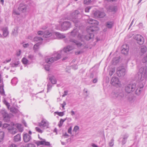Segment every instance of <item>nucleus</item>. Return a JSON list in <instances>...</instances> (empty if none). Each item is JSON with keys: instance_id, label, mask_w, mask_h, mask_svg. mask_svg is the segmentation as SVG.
<instances>
[{"instance_id": "obj_1", "label": "nucleus", "mask_w": 147, "mask_h": 147, "mask_svg": "<svg viewBox=\"0 0 147 147\" xmlns=\"http://www.w3.org/2000/svg\"><path fill=\"white\" fill-rule=\"evenodd\" d=\"M93 28H94V27L88 26L86 30L88 33L86 35H82L81 34H79L78 38L82 40L84 39L87 40L92 39L94 38V35L93 33H91V32L95 33L99 29L98 27H94V29Z\"/></svg>"}, {"instance_id": "obj_2", "label": "nucleus", "mask_w": 147, "mask_h": 147, "mask_svg": "<svg viewBox=\"0 0 147 147\" xmlns=\"http://www.w3.org/2000/svg\"><path fill=\"white\" fill-rule=\"evenodd\" d=\"M147 68L146 66L141 67L138 73V79L140 81H145L147 77Z\"/></svg>"}, {"instance_id": "obj_3", "label": "nucleus", "mask_w": 147, "mask_h": 147, "mask_svg": "<svg viewBox=\"0 0 147 147\" xmlns=\"http://www.w3.org/2000/svg\"><path fill=\"white\" fill-rule=\"evenodd\" d=\"M62 52L61 51H60L55 52L53 55L52 57L50 58L47 57L45 59V61L49 64H51L53 62L57 61L59 59L61 56Z\"/></svg>"}, {"instance_id": "obj_4", "label": "nucleus", "mask_w": 147, "mask_h": 147, "mask_svg": "<svg viewBox=\"0 0 147 147\" xmlns=\"http://www.w3.org/2000/svg\"><path fill=\"white\" fill-rule=\"evenodd\" d=\"M79 12L78 10H75L74 12L71 13L69 18L66 19L71 20L75 24L76 27L78 26V24L80 23L79 20L77 18V15L79 14Z\"/></svg>"}, {"instance_id": "obj_5", "label": "nucleus", "mask_w": 147, "mask_h": 147, "mask_svg": "<svg viewBox=\"0 0 147 147\" xmlns=\"http://www.w3.org/2000/svg\"><path fill=\"white\" fill-rule=\"evenodd\" d=\"M111 96L112 98H117L120 100H123L125 96L124 93L119 90H113L111 93Z\"/></svg>"}, {"instance_id": "obj_6", "label": "nucleus", "mask_w": 147, "mask_h": 147, "mask_svg": "<svg viewBox=\"0 0 147 147\" xmlns=\"http://www.w3.org/2000/svg\"><path fill=\"white\" fill-rule=\"evenodd\" d=\"M71 26V23L68 21H65L60 24V30L62 31H64L68 30Z\"/></svg>"}, {"instance_id": "obj_7", "label": "nucleus", "mask_w": 147, "mask_h": 147, "mask_svg": "<svg viewBox=\"0 0 147 147\" xmlns=\"http://www.w3.org/2000/svg\"><path fill=\"white\" fill-rule=\"evenodd\" d=\"M136 88V84L135 83L130 84L127 85L125 88L126 92L130 93L134 91Z\"/></svg>"}, {"instance_id": "obj_8", "label": "nucleus", "mask_w": 147, "mask_h": 147, "mask_svg": "<svg viewBox=\"0 0 147 147\" xmlns=\"http://www.w3.org/2000/svg\"><path fill=\"white\" fill-rule=\"evenodd\" d=\"M134 39L136 40L137 42L140 45L144 43V40L142 36L140 34H136L134 36Z\"/></svg>"}, {"instance_id": "obj_9", "label": "nucleus", "mask_w": 147, "mask_h": 147, "mask_svg": "<svg viewBox=\"0 0 147 147\" xmlns=\"http://www.w3.org/2000/svg\"><path fill=\"white\" fill-rule=\"evenodd\" d=\"M65 42L66 43H69L70 42L73 45H76L78 47H81L82 45V44L79 41H77L76 40L72 38L70 39L69 41L67 39H66L65 40Z\"/></svg>"}, {"instance_id": "obj_10", "label": "nucleus", "mask_w": 147, "mask_h": 147, "mask_svg": "<svg viewBox=\"0 0 147 147\" xmlns=\"http://www.w3.org/2000/svg\"><path fill=\"white\" fill-rule=\"evenodd\" d=\"M116 73L118 76H123L125 74V70L121 67H118L117 69Z\"/></svg>"}, {"instance_id": "obj_11", "label": "nucleus", "mask_w": 147, "mask_h": 147, "mask_svg": "<svg viewBox=\"0 0 147 147\" xmlns=\"http://www.w3.org/2000/svg\"><path fill=\"white\" fill-rule=\"evenodd\" d=\"M129 137V135L125 133L121 136V137L119 140V141L120 142H121L122 145L124 144L126 142L127 140Z\"/></svg>"}, {"instance_id": "obj_12", "label": "nucleus", "mask_w": 147, "mask_h": 147, "mask_svg": "<svg viewBox=\"0 0 147 147\" xmlns=\"http://www.w3.org/2000/svg\"><path fill=\"white\" fill-rule=\"evenodd\" d=\"M1 29L3 31V35L0 33V37H2L3 36L6 37L8 35L9 32L8 31V28L7 27H1Z\"/></svg>"}, {"instance_id": "obj_13", "label": "nucleus", "mask_w": 147, "mask_h": 147, "mask_svg": "<svg viewBox=\"0 0 147 147\" xmlns=\"http://www.w3.org/2000/svg\"><path fill=\"white\" fill-rule=\"evenodd\" d=\"M87 22L89 24H94V26H90V27H94V28L95 27H98L97 26L99 24V22L96 21V20H94L91 18H89L87 20Z\"/></svg>"}, {"instance_id": "obj_14", "label": "nucleus", "mask_w": 147, "mask_h": 147, "mask_svg": "<svg viewBox=\"0 0 147 147\" xmlns=\"http://www.w3.org/2000/svg\"><path fill=\"white\" fill-rule=\"evenodd\" d=\"M49 122L45 119H43L39 123V125L41 127L49 128Z\"/></svg>"}, {"instance_id": "obj_15", "label": "nucleus", "mask_w": 147, "mask_h": 147, "mask_svg": "<svg viewBox=\"0 0 147 147\" xmlns=\"http://www.w3.org/2000/svg\"><path fill=\"white\" fill-rule=\"evenodd\" d=\"M111 83L113 85H119L120 84V83L118 78L116 77H113L111 78Z\"/></svg>"}, {"instance_id": "obj_16", "label": "nucleus", "mask_w": 147, "mask_h": 147, "mask_svg": "<svg viewBox=\"0 0 147 147\" xmlns=\"http://www.w3.org/2000/svg\"><path fill=\"white\" fill-rule=\"evenodd\" d=\"M94 15L95 17L100 18H103L105 16V14L104 12L99 11H95L94 13Z\"/></svg>"}, {"instance_id": "obj_17", "label": "nucleus", "mask_w": 147, "mask_h": 147, "mask_svg": "<svg viewBox=\"0 0 147 147\" xmlns=\"http://www.w3.org/2000/svg\"><path fill=\"white\" fill-rule=\"evenodd\" d=\"M41 141H37L35 143L37 145H44L45 146H49L50 145V143L49 142H46L45 139H42Z\"/></svg>"}, {"instance_id": "obj_18", "label": "nucleus", "mask_w": 147, "mask_h": 147, "mask_svg": "<svg viewBox=\"0 0 147 147\" xmlns=\"http://www.w3.org/2000/svg\"><path fill=\"white\" fill-rule=\"evenodd\" d=\"M129 47L127 44L123 45L122 47L121 53L124 54H127L129 51Z\"/></svg>"}, {"instance_id": "obj_19", "label": "nucleus", "mask_w": 147, "mask_h": 147, "mask_svg": "<svg viewBox=\"0 0 147 147\" xmlns=\"http://www.w3.org/2000/svg\"><path fill=\"white\" fill-rule=\"evenodd\" d=\"M31 139V136L27 133L24 134L23 136V140L24 142H28Z\"/></svg>"}, {"instance_id": "obj_20", "label": "nucleus", "mask_w": 147, "mask_h": 147, "mask_svg": "<svg viewBox=\"0 0 147 147\" xmlns=\"http://www.w3.org/2000/svg\"><path fill=\"white\" fill-rule=\"evenodd\" d=\"M74 48L72 46L69 45L64 47L63 50L61 51L62 53L64 52V53H68L69 52L72 50Z\"/></svg>"}, {"instance_id": "obj_21", "label": "nucleus", "mask_w": 147, "mask_h": 147, "mask_svg": "<svg viewBox=\"0 0 147 147\" xmlns=\"http://www.w3.org/2000/svg\"><path fill=\"white\" fill-rule=\"evenodd\" d=\"M27 9V6L22 4H20V6L18 8L19 11L23 12H25Z\"/></svg>"}, {"instance_id": "obj_22", "label": "nucleus", "mask_w": 147, "mask_h": 147, "mask_svg": "<svg viewBox=\"0 0 147 147\" xmlns=\"http://www.w3.org/2000/svg\"><path fill=\"white\" fill-rule=\"evenodd\" d=\"M1 113L2 114L5 120H6V119L8 120H9L8 115L5 110H2L1 111Z\"/></svg>"}, {"instance_id": "obj_23", "label": "nucleus", "mask_w": 147, "mask_h": 147, "mask_svg": "<svg viewBox=\"0 0 147 147\" xmlns=\"http://www.w3.org/2000/svg\"><path fill=\"white\" fill-rule=\"evenodd\" d=\"M49 80L53 84H55L56 83L57 81L55 77L53 75L49 76Z\"/></svg>"}, {"instance_id": "obj_24", "label": "nucleus", "mask_w": 147, "mask_h": 147, "mask_svg": "<svg viewBox=\"0 0 147 147\" xmlns=\"http://www.w3.org/2000/svg\"><path fill=\"white\" fill-rule=\"evenodd\" d=\"M41 44V43L38 42L37 43L34 45L33 47V50L34 52L36 53L38 51L39 49L40 46Z\"/></svg>"}, {"instance_id": "obj_25", "label": "nucleus", "mask_w": 147, "mask_h": 147, "mask_svg": "<svg viewBox=\"0 0 147 147\" xmlns=\"http://www.w3.org/2000/svg\"><path fill=\"white\" fill-rule=\"evenodd\" d=\"M55 35L57 38L58 39H62L65 38V35L63 34H61L59 32H56Z\"/></svg>"}, {"instance_id": "obj_26", "label": "nucleus", "mask_w": 147, "mask_h": 147, "mask_svg": "<svg viewBox=\"0 0 147 147\" xmlns=\"http://www.w3.org/2000/svg\"><path fill=\"white\" fill-rule=\"evenodd\" d=\"M78 30L77 28L74 29L73 31L71 32V35L73 37H75L76 35H78Z\"/></svg>"}, {"instance_id": "obj_27", "label": "nucleus", "mask_w": 147, "mask_h": 147, "mask_svg": "<svg viewBox=\"0 0 147 147\" xmlns=\"http://www.w3.org/2000/svg\"><path fill=\"white\" fill-rule=\"evenodd\" d=\"M120 57H118L113 58L112 61V63L113 65H116L118 63L119 61Z\"/></svg>"}, {"instance_id": "obj_28", "label": "nucleus", "mask_w": 147, "mask_h": 147, "mask_svg": "<svg viewBox=\"0 0 147 147\" xmlns=\"http://www.w3.org/2000/svg\"><path fill=\"white\" fill-rule=\"evenodd\" d=\"M18 27H15L12 30L11 35L14 36H16L18 34Z\"/></svg>"}, {"instance_id": "obj_29", "label": "nucleus", "mask_w": 147, "mask_h": 147, "mask_svg": "<svg viewBox=\"0 0 147 147\" xmlns=\"http://www.w3.org/2000/svg\"><path fill=\"white\" fill-rule=\"evenodd\" d=\"M107 9L109 11L111 12H115L117 10V7L115 6H109Z\"/></svg>"}, {"instance_id": "obj_30", "label": "nucleus", "mask_w": 147, "mask_h": 147, "mask_svg": "<svg viewBox=\"0 0 147 147\" xmlns=\"http://www.w3.org/2000/svg\"><path fill=\"white\" fill-rule=\"evenodd\" d=\"M146 51L147 48L145 46H142L140 49V55H142L146 52Z\"/></svg>"}, {"instance_id": "obj_31", "label": "nucleus", "mask_w": 147, "mask_h": 147, "mask_svg": "<svg viewBox=\"0 0 147 147\" xmlns=\"http://www.w3.org/2000/svg\"><path fill=\"white\" fill-rule=\"evenodd\" d=\"M21 138L20 134H18L14 137V140L16 142H18L20 141Z\"/></svg>"}, {"instance_id": "obj_32", "label": "nucleus", "mask_w": 147, "mask_h": 147, "mask_svg": "<svg viewBox=\"0 0 147 147\" xmlns=\"http://www.w3.org/2000/svg\"><path fill=\"white\" fill-rule=\"evenodd\" d=\"M113 24V22H108L106 23V26L109 28H112Z\"/></svg>"}, {"instance_id": "obj_33", "label": "nucleus", "mask_w": 147, "mask_h": 147, "mask_svg": "<svg viewBox=\"0 0 147 147\" xmlns=\"http://www.w3.org/2000/svg\"><path fill=\"white\" fill-rule=\"evenodd\" d=\"M0 93L2 95H5L3 89V84H1L0 85Z\"/></svg>"}, {"instance_id": "obj_34", "label": "nucleus", "mask_w": 147, "mask_h": 147, "mask_svg": "<svg viewBox=\"0 0 147 147\" xmlns=\"http://www.w3.org/2000/svg\"><path fill=\"white\" fill-rule=\"evenodd\" d=\"M51 35V34L50 32L48 31H46L44 33L43 35V37L47 38L50 37Z\"/></svg>"}, {"instance_id": "obj_35", "label": "nucleus", "mask_w": 147, "mask_h": 147, "mask_svg": "<svg viewBox=\"0 0 147 147\" xmlns=\"http://www.w3.org/2000/svg\"><path fill=\"white\" fill-rule=\"evenodd\" d=\"M4 133L3 131H0V142L3 141L4 138Z\"/></svg>"}, {"instance_id": "obj_36", "label": "nucleus", "mask_w": 147, "mask_h": 147, "mask_svg": "<svg viewBox=\"0 0 147 147\" xmlns=\"http://www.w3.org/2000/svg\"><path fill=\"white\" fill-rule=\"evenodd\" d=\"M144 85L143 84L142 85V86L140 87V88L139 89H137L136 90L135 93L137 95H139L140 94L142 90H140V89L142 88L143 87Z\"/></svg>"}, {"instance_id": "obj_37", "label": "nucleus", "mask_w": 147, "mask_h": 147, "mask_svg": "<svg viewBox=\"0 0 147 147\" xmlns=\"http://www.w3.org/2000/svg\"><path fill=\"white\" fill-rule=\"evenodd\" d=\"M115 67H113L111 69L109 72V75L110 76H112L115 71Z\"/></svg>"}, {"instance_id": "obj_38", "label": "nucleus", "mask_w": 147, "mask_h": 147, "mask_svg": "<svg viewBox=\"0 0 147 147\" xmlns=\"http://www.w3.org/2000/svg\"><path fill=\"white\" fill-rule=\"evenodd\" d=\"M33 40L34 41H38L40 40H42L43 39L41 37L36 36L34 38Z\"/></svg>"}, {"instance_id": "obj_39", "label": "nucleus", "mask_w": 147, "mask_h": 147, "mask_svg": "<svg viewBox=\"0 0 147 147\" xmlns=\"http://www.w3.org/2000/svg\"><path fill=\"white\" fill-rule=\"evenodd\" d=\"M19 63V61H18L16 63H11L10 65L11 67H16Z\"/></svg>"}, {"instance_id": "obj_40", "label": "nucleus", "mask_w": 147, "mask_h": 147, "mask_svg": "<svg viewBox=\"0 0 147 147\" xmlns=\"http://www.w3.org/2000/svg\"><path fill=\"white\" fill-rule=\"evenodd\" d=\"M8 130H9V131L13 134H15L18 132L17 129H8Z\"/></svg>"}, {"instance_id": "obj_41", "label": "nucleus", "mask_w": 147, "mask_h": 147, "mask_svg": "<svg viewBox=\"0 0 147 147\" xmlns=\"http://www.w3.org/2000/svg\"><path fill=\"white\" fill-rule=\"evenodd\" d=\"M11 125H15V127L17 128V129H20L21 125L20 124L17 123L14 125L13 123H12L11 124Z\"/></svg>"}, {"instance_id": "obj_42", "label": "nucleus", "mask_w": 147, "mask_h": 147, "mask_svg": "<svg viewBox=\"0 0 147 147\" xmlns=\"http://www.w3.org/2000/svg\"><path fill=\"white\" fill-rule=\"evenodd\" d=\"M22 61L23 64H26L28 62V60L26 58L24 57L22 60Z\"/></svg>"}, {"instance_id": "obj_43", "label": "nucleus", "mask_w": 147, "mask_h": 147, "mask_svg": "<svg viewBox=\"0 0 147 147\" xmlns=\"http://www.w3.org/2000/svg\"><path fill=\"white\" fill-rule=\"evenodd\" d=\"M66 120V119H61L60 120L59 122V124H58V125L59 127H60L62 125L63 123V122Z\"/></svg>"}, {"instance_id": "obj_44", "label": "nucleus", "mask_w": 147, "mask_h": 147, "mask_svg": "<svg viewBox=\"0 0 147 147\" xmlns=\"http://www.w3.org/2000/svg\"><path fill=\"white\" fill-rule=\"evenodd\" d=\"M78 129H73L72 131V135H76L78 133Z\"/></svg>"}, {"instance_id": "obj_45", "label": "nucleus", "mask_w": 147, "mask_h": 147, "mask_svg": "<svg viewBox=\"0 0 147 147\" xmlns=\"http://www.w3.org/2000/svg\"><path fill=\"white\" fill-rule=\"evenodd\" d=\"M47 92H48L49 90H50L52 87V86L51 84L50 83H49L47 85Z\"/></svg>"}, {"instance_id": "obj_46", "label": "nucleus", "mask_w": 147, "mask_h": 147, "mask_svg": "<svg viewBox=\"0 0 147 147\" xmlns=\"http://www.w3.org/2000/svg\"><path fill=\"white\" fill-rule=\"evenodd\" d=\"M11 111L14 113H18L19 112V111L15 108L11 109Z\"/></svg>"}, {"instance_id": "obj_47", "label": "nucleus", "mask_w": 147, "mask_h": 147, "mask_svg": "<svg viewBox=\"0 0 147 147\" xmlns=\"http://www.w3.org/2000/svg\"><path fill=\"white\" fill-rule=\"evenodd\" d=\"M28 58L31 60H33L35 59L34 55L31 54L28 55Z\"/></svg>"}, {"instance_id": "obj_48", "label": "nucleus", "mask_w": 147, "mask_h": 147, "mask_svg": "<svg viewBox=\"0 0 147 147\" xmlns=\"http://www.w3.org/2000/svg\"><path fill=\"white\" fill-rule=\"evenodd\" d=\"M142 61L143 63H146L147 62V55L144 56L142 60Z\"/></svg>"}, {"instance_id": "obj_49", "label": "nucleus", "mask_w": 147, "mask_h": 147, "mask_svg": "<svg viewBox=\"0 0 147 147\" xmlns=\"http://www.w3.org/2000/svg\"><path fill=\"white\" fill-rule=\"evenodd\" d=\"M46 62L48 63L47 64H47L45 65V69L47 71H49V70L50 69L49 67H50V64H49V63H47L46 61Z\"/></svg>"}, {"instance_id": "obj_50", "label": "nucleus", "mask_w": 147, "mask_h": 147, "mask_svg": "<svg viewBox=\"0 0 147 147\" xmlns=\"http://www.w3.org/2000/svg\"><path fill=\"white\" fill-rule=\"evenodd\" d=\"M55 113H56L60 116H62L64 115V113L63 112H55Z\"/></svg>"}, {"instance_id": "obj_51", "label": "nucleus", "mask_w": 147, "mask_h": 147, "mask_svg": "<svg viewBox=\"0 0 147 147\" xmlns=\"http://www.w3.org/2000/svg\"><path fill=\"white\" fill-rule=\"evenodd\" d=\"M91 0H84V4H89L90 3Z\"/></svg>"}, {"instance_id": "obj_52", "label": "nucleus", "mask_w": 147, "mask_h": 147, "mask_svg": "<svg viewBox=\"0 0 147 147\" xmlns=\"http://www.w3.org/2000/svg\"><path fill=\"white\" fill-rule=\"evenodd\" d=\"M114 140L113 139H112L110 141L109 143V144L110 146H112L114 145Z\"/></svg>"}, {"instance_id": "obj_53", "label": "nucleus", "mask_w": 147, "mask_h": 147, "mask_svg": "<svg viewBox=\"0 0 147 147\" xmlns=\"http://www.w3.org/2000/svg\"><path fill=\"white\" fill-rule=\"evenodd\" d=\"M9 125H10L9 124L7 123H4L3 126V129L5 128L8 127Z\"/></svg>"}, {"instance_id": "obj_54", "label": "nucleus", "mask_w": 147, "mask_h": 147, "mask_svg": "<svg viewBox=\"0 0 147 147\" xmlns=\"http://www.w3.org/2000/svg\"><path fill=\"white\" fill-rule=\"evenodd\" d=\"M2 74V72L1 71H0V84L2 83L3 84V78H2L1 74Z\"/></svg>"}, {"instance_id": "obj_55", "label": "nucleus", "mask_w": 147, "mask_h": 147, "mask_svg": "<svg viewBox=\"0 0 147 147\" xmlns=\"http://www.w3.org/2000/svg\"><path fill=\"white\" fill-rule=\"evenodd\" d=\"M66 105V103L65 102V101H63V104H61V106L63 109H65L64 107Z\"/></svg>"}, {"instance_id": "obj_56", "label": "nucleus", "mask_w": 147, "mask_h": 147, "mask_svg": "<svg viewBox=\"0 0 147 147\" xmlns=\"http://www.w3.org/2000/svg\"><path fill=\"white\" fill-rule=\"evenodd\" d=\"M27 147H35V146L34 144H29L28 145Z\"/></svg>"}, {"instance_id": "obj_57", "label": "nucleus", "mask_w": 147, "mask_h": 147, "mask_svg": "<svg viewBox=\"0 0 147 147\" xmlns=\"http://www.w3.org/2000/svg\"><path fill=\"white\" fill-rule=\"evenodd\" d=\"M90 9V7H89L86 8L85 10V11L86 12H88L89 11V10Z\"/></svg>"}, {"instance_id": "obj_58", "label": "nucleus", "mask_w": 147, "mask_h": 147, "mask_svg": "<svg viewBox=\"0 0 147 147\" xmlns=\"http://www.w3.org/2000/svg\"><path fill=\"white\" fill-rule=\"evenodd\" d=\"M37 33H38V35H43L44 34V33L42 31H38V32Z\"/></svg>"}, {"instance_id": "obj_59", "label": "nucleus", "mask_w": 147, "mask_h": 147, "mask_svg": "<svg viewBox=\"0 0 147 147\" xmlns=\"http://www.w3.org/2000/svg\"><path fill=\"white\" fill-rule=\"evenodd\" d=\"M68 93V91L67 90L65 91L64 92V94L62 95L63 97H65V96L67 95V94Z\"/></svg>"}, {"instance_id": "obj_60", "label": "nucleus", "mask_w": 147, "mask_h": 147, "mask_svg": "<svg viewBox=\"0 0 147 147\" xmlns=\"http://www.w3.org/2000/svg\"><path fill=\"white\" fill-rule=\"evenodd\" d=\"M36 129V131H37L39 133H42L43 131L42 130H41V129Z\"/></svg>"}, {"instance_id": "obj_61", "label": "nucleus", "mask_w": 147, "mask_h": 147, "mask_svg": "<svg viewBox=\"0 0 147 147\" xmlns=\"http://www.w3.org/2000/svg\"><path fill=\"white\" fill-rule=\"evenodd\" d=\"M29 45L28 44H25L23 45V46L24 48L27 47L29 46Z\"/></svg>"}, {"instance_id": "obj_62", "label": "nucleus", "mask_w": 147, "mask_h": 147, "mask_svg": "<svg viewBox=\"0 0 147 147\" xmlns=\"http://www.w3.org/2000/svg\"><path fill=\"white\" fill-rule=\"evenodd\" d=\"M11 59H9V60H6L3 63H7L11 61Z\"/></svg>"}, {"instance_id": "obj_63", "label": "nucleus", "mask_w": 147, "mask_h": 147, "mask_svg": "<svg viewBox=\"0 0 147 147\" xmlns=\"http://www.w3.org/2000/svg\"><path fill=\"white\" fill-rule=\"evenodd\" d=\"M82 52L80 51H77L75 52V54L76 55H78L82 53Z\"/></svg>"}, {"instance_id": "obj_64", "label": "nucleus", "mask_w": 147, "mask_h": 147, "mask_svg": "<svg viewBox=\"0 0 147 147\" xmlns=\"http://www.w3.org/2000/svg\"><path fill=\"white\" fill-rule=\"evenodd\" d=\"M10 147H17L14 144H11Z\"/></svg>"}]
</instances>
